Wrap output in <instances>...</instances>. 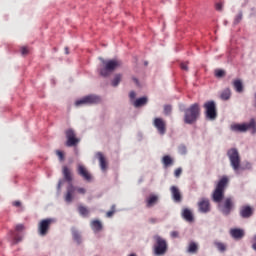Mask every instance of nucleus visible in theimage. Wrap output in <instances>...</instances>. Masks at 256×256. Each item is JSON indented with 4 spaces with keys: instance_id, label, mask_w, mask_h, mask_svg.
<instances>
[{
    "instance_id": "nucleus-20",
    "label": "nucleus",
    "mask_w": 256,
    "mask_h": 256,
    "mask_svg": "<svg viewBox=\"0 0 256 256\" xmlns=\"http://www.w3.org/2000/svg\"><path fill=\"white\" fill-rule=\"evenodd\" d=\"M172 198L176 203H181V192L177 186H172L171 189Z\"/></svg>"
},
{
    "instance_id": "nucleus-25",
    "label": "nucleus",
    "mask_w": 256,
    "mask_h": 256,
    "mask_svg": "<svg viewBox=\"0 0 256 256\" xmlns=\"http://www.w3.org/2000/svg\"><path fill=\"white\" fill-rule=\"evenodd\" d=\"M198 251H199V245H197V243L195 242H190L187 248V252L195 255V253H197Z\"/></svg>"
},
{
    "instance_id": "nucleus-21",
    "label": "nucleus",
    "mask_w": 256,
    "mask_h": 256,
    "mask_svg": "<svg viewBox=\"0 0 256 256\" xmlns=\"http://www.w3.org/2000/svg\"><path fill=\"white\" fill-rule=\"evenodd\" d=\"M90 227L94 231V233H99V231L103 230V224L99 220H92L90 223Z\"/></svg>"
},
{
    "instance_id": "nucleus-39",
    "label": "nucleus",
    "mask_w": 256,
    "mask_h": 256,
    "mask_svg": "<svg viewBox=\"0 0 256 256\" xmlns=\"http://www.w3.org/2000/svg\"><path fill=\"white\" fill-rule=\"evenodd\" d=\"M181 173H183V169L177 168L174 172L175 177H181Z\"/></svg>"
},
{
    "instance_id": "nucleus-40",
    "label": "nucleus",
    "mask_w": 256,
    "mask_h": 256,
    "mask_svg": "<svg viewBox=\"0 0 256 256\" xmlns=\"http://www.w3.org/2000/svg\"><path fill=\"white\" fill-rule=\"evenodd\" d=\"M21 53H22V55H29V48L22 47L21 48Z\"/></svg>"
},
{
    "instance_id": "nucleus-34",
    "label": "nucleus",
    "mask_w": 256,
    "mask_h": 256,
    "mask_svg": "<svg viewBox=\"0 0 256 256\" xmlns=\"http://www.w3.org/2000/svg\"><path fill=\"white\" fill-rule=\"evenodd\" d=\"M56 155L59 158V161H65V154L61 150H56Z\"/></svg>"
},
{
    "instance_id": "nucleus-38",
    "label": "nucleus",
    "mask_w": 256,
    "mask_h": 256,
    "mask_svg": "<svg viewBox=\"0 0 256 256\" xmlns=\"http://www.w3.org/2000/svg\"><path fill=\"white\" fill-rule=\"evenodd\" d=\"M216 77H224L225 76V71L223 70H216L215 71Z\"/></svg>"
},
{
    "instance_id": "nucleus-36",
    "label": "nucleus",
    "mask_w": 256,
    "mask_h": 256,
    "mask_svg": "<svg viewBox=\"0 0 256 256\" xmlns=\"http://www.w3.org/2000/svg\"><path fill=\"white\" fill-rule=\"evenodd\" d=\"M188 65H189V62H182L180 64V68L182 69V71H189Z\"/></svg>"
},
{
    "instance_id": "nucleus-29",
    "label": "nucleus",
    "mask_w": 256,
    "mask_h": 256,
    "mask_svg": "<svg viewBox=\"0 0 256 256\" xmlns=\"http://www.w3.org/2000/svg\"><path fill=\"white\" fill-rule=\"evenodd\" d=\"M162 163L164 167H171V165H173V158H171L169 155H166L163 157Z\"/></svg>"
},
{
    "instance_id": "nucleus-9",
    "label": "nucleus",
    "mask_w": 256,
    "mask_h": 256,
    "mask_svg": "<svg viewBox=\"0 0 256 256\" xmlns=\"http://www.w3.org/2000/svg\"><path fill=\"white\" fill-rule=\"evenodd\" d=\"M204 109L207 119H210L211 121L217 119V104H215V101L211 100L204 103Z\"/></svg>"
},
{
    "instance_id": "nucleus-13",
    "label": "nucleus",
    "mask_w": 256,
    "mask_h": 256,
    "mask_svg": "<svg viewBox=\"0 0 256 256\" xmlns=\"http://www.w3.org/2000/svg\"><path fill=\"white\" fill-rule=\"evenodd\" d=\"M99 101H101V98H99V96L88 95L80 100H77L75 102V105L76 107H80V105H95V103H99Z\"/></svg>"
},
{
    "instance_id": "nucleus-44",
    "label": "nucleus",
    "mask_w": 256,
    "mask_h": 256,
    "mask_svg": "<svg viewBox=\"0 0 256 256\" xmlns=\"http://www.w3.org/2000/svg\"><path fill=\"white\" fill-rule=\"evenodd\" d=\"M223 10V4L218 3L216 4V11H222Z\"/></svg>"
},
{
    "instance_id": "nucleus-35",
    "label": "nucleus",
    "mask_w": 256,
    "mask_h": 256,
    "mask_svg": "<svg viewBox=\"0 0 256 256\" xmlns=\"http://www.w3.org/2000/svg\"><path fill=\"white\" fill-rule=\"evenodd\" d=\"M172 110H173V108L171 107V105H165L164 106V114L165 115H171Z\"/></svg>"
},
{
    "instance_id": "nucleus-3",
    "label": "nucleus",
    "mask_w": 256,
    "mask_h": 256,
    "mask_svg": "<svg viewBox=\"0 0 256 256\" xmlns=\"http://www.w3.org/2000/svg\"><path fill=\"white\" fill-rule=\"evenodd\" d=\"M200 115L201 107L199 106V103H194L184 111V123L193 125V123L199 119Z\"/></svg>"
},
{
    "instance_id": "nucleus-51",
    "label": "nucleus",
    "mask_w": 256,
    "mask_h": 256,
    "mask_svg": "<svg viewBox=\"0 0 256 256\" xmlns=\"http://www.w3.org/2000/svg\"><path fill=\"white\" fill-rule=\"evenodd\" d=\"M65 53H66V55H69V48L68 47L65 48Z\"/></svg>"
},
{
    "instance_id": "nucleus-10",
    "label": "nucleus",
    "mask_w": 256,
    "mask_h": 256,
    "mask_svg": "<svg viewBox=\"0 0 256 256\" xmlns=\"http://www.w3.org/2000/svg\"><path fill=\"white\" fill-rule=\"evenodd\" d=\"M66 135V147H77L79 145V138H77V135L75 134V130L68 129L65 132Z\"/></svg>"
},
{
    "instance_id": "nucleus-27",
    "label": "nucleus",
    "mask_w": 256,
    "mask_h": 256,
    "mask_svg": "<svg viewBox=\"0 0 256 256\" xmlns=\"http://www.w3.org/2000/svg\"><path fill=\"white\" fill-rule=\"evenodd\" d=\"M147 101H149V99L145 96L138 98L134 101V107H143V105H147Z\"/></svg>"
},
{
    "instance_id": "nucleus-26",
    "label": "nucleus",
    "mask_w": 256,
    "mask_h": 256,
    "mask_svg": "<svg viewBox=\"0 0 256 256\" xmlns=\"http://www.w3.org/2000/svg\"><path fill=\"white\" fill-rule=\"evenodd\" d=\"M220 99H222V101H229V99H231V89H224L220 95Z\"/></svg>"
},
{
    "instance_id": "nucleus-7",
    "label": "nucleus",
    "mask_w": 256,
    "mask_h": 256,
    "mask_svg": "<svg viewBox=\"0 0 256 256\" xmlns=\"http://www.w3.org/2000/svg\"><path fill=\"white\" fill-rule=\"evenodd\" d=\"M227 155L230 160V165L234 171H237L241 167V157L239 156V151L236 148L228 150Z\"/></svg>"
},
{
    "instance_id": "nucleus-5",
    "label": "nucleus",
    "mask_w": 256,
    "mask_h": 256,
    "mask_svg": "<svg viewBox=\"0 0 256 256\" xmlns=\"http://www.w3.org/2000/svg\"><path fill=\"white\" fill-rule=\"evenodd\" d=\"M155 244L153 246V253L155 256H163L167 253L168 245L167 240L163 239L161 236H154Z\"/></svg>"
},
{
    "instance_id": "nucleus-49",
    "label": "nucleus",
    "mask_w": 256,
    "mask_h": 256,
    "mask_svg": "<svg viewBox=\"0 0 256 256\" xmlns=\"http://www.w3.org/2000/svg\"><path fill=\"white\" fill-rule=\"evenodd\" d=\"M61 185H63V181L60 180L57 186L58 191H61Z\"/></svg>"
},
{
    "instance_id": "nucleus-32",
    "label": "nucleus",
    "mask_w": 256,
    "mask_h": 256,
    "mask_svg": "<svg viewBox=\"0 0 256 256\" xmlns=\"http://www.w3.org/2000/svg\"><path fill=\"white\" fill-rule=\"evenodd\" d=\"M78 211L83 217H87L89 215V210L85 206H79Z\"/></svg>"
},
{
    "instance_id": "nucleus-18",
    "label": "nucleus",
    "mask_w": 256,
    "mask_h": 256,
    "mask_svg": "<svg viewBox=\"0 0 256 256\" xmlns=\"http://www.w3.org/2000/svg\"><path fill=\"white\" fill-rule=\"evenodd\" d=\"M62 174L63 178L67 181V183H70V185H72L71 183L73 181V173L71 172V169H69V167L67 166H63Z\"/></svg>"
},
{
    "instance_id": "nucleus-46",
    "label": "nucleus",
    "mask_w": 256,
    "mask_h": 256,
    "mask_svg": "<svg viewBox=\"0 0 256 256\" xmlns=\"http://www.w3.org/2000/svg\"><path fill=\"white\" fill-rule=\"evenodd\" d=\"M171 237H173V238L179 237V232H177V231L171 232Z\"/></svg>"
},
{
    "instance_id": "nucleus-12",
    "label": "nucleus",
    "mask_w": 256,
    "mask_h": 256,
    "mask_svg": "<svg viewBox=\"0 0 256 256\" xmlns=\"http://www.w3.org/2000/svg\"><path fill=\"white\" fill-rule=\"evenodd\" d=\"M77 174L84 179V181H87V183H91L93 181V175L91 172H89V169L83 164L77 165Z\"/></svg>"
},
{
    "instance_id": "nucleus-23",
    "label": "nucleus",
    "mask_w": 256,
    "mask_h": 256,
    "mask_svg": "<svg viewBox=\"0 0 256 256\" xmlns=\"http://www.w3.org/2000/svg\"><path fill=\"white\" fill-rule=\"evenodd\" d=\"M96 157H98V159H99L100 168L102 169V171H106L107 170V160H105V156L103 155V153L98 152L96 154Z\"/></svg>"
},
{
    "instance_id": "nucleus-30",
    "label": "nucleus",
    "mask_w": 256,
    "mask_h": 256,
    "mask_svg": "<svg viewBox=\"0 0 256 256\" xmlns=\"http://www.w3.org/2000/svg\"><path fill=\"white\" fill-rule=\"evenodd\" d=\"M122 79H123L122 74H115V76L112 80V87H117L121 83Z\"/></svg>"
},
{
    "instance_id": "nucleus-4",
    "label": "nucleus",
    "mask_w": 256,
    "mask_h": 256,
    "mask_svg": "<svg viewBox=\"0 0 256 256\" xmlns=\"http://www.w3.org/2000/svg\"><path fill=\"white\" fill-rule=\"evenodd\" d=\"M231 131L236 133H245L246 131H251L252 135L256 133V122L255 119H251L249 123L244 124H232L230 126Z\"/></svg>"
},
{
    "instance_id": "nucleus-8",
    "label": "nucleus",
    "mask_w": 256,
    "mask_h": 256,
    "mask_svg": "<svg viewBox=\"0 0 256 256\" xmlns=\"http://www.w3.org/2000/svg\"><path fill=\"white\" fill-rule=\"evenodd\" d=\"M55 223L54 218H46L42 219L38 223V233L41 237H45L49 233V229H51V225Z\"/></svg>"
},
{
    "instance_id": "nucleus-48",
    "label": "nucleus",
    "mask_w": 256,
    "mask_h": 256,
    "mask_svg": "<svg viewBox=\"0 0 256 256\" xmlns=\"http://www.w3.org/2000/svg\"><path fill=\"white\" fill-rule=\"evenodd\" d=\"M149 223H152V224L157 223V218H150Z\"/></svg>"
},
{
    "instance_id": "nucleus-16",
    "label": "nucleus",
    "mask_w": 256,
    "mask_h": 256,
    "mask_svg": "<svg viewBox=\"0 0 256 256\" xmlns=\"http://www.w3.org/2000/svg\"><path fill=\"white\" fill-rule=\"evenodd\" d=\"M198 209L200 213H209L211 211V203L209 202V199L202 198L198 202Z\"/></svg>"
},
{
    "instance_id": "nucleus-31",
    "label": "nucleus",
    "mask_w": 256,
    "mask_h": 256,
    "mask_svg": "<svg viewBox=\"0 0 256 256\" xmlns=\"http://www.w3.org/2000/svg\"><path fill=\"white\" fill-rule=\"evenodd\" d=\"M215 247H217L218 251H221V253L227 251V246L222 242H215Z\"/></svg>"
},
{
    "instance_id": "nucleus-17",
    "label": "nucleus",
    "mask_w": 256,
    "mask_h": 256,
    "mask_svg": "<svg viewBox=\"0 0 256 256\" xmlns=\"http://www.w3.org/2000/svg\"><path fill=\"white\" fill-rule=\"evenodd\" d=\"M253 216V209L251 208V206H242L240 208V217H242V219H249V217Z\"/></svg>"
},
{
    "instance_id": "nucleus-28",
    "label": "nucleus",
    "mask_w": 256,
    "mask_h": 256,
    "mask_svg": "<svg viewBox=\"0 0 256 256\" xmlns=\"http://www.w3.org/2000/svg\"><path fill=\"white\" fill-rule=\"evenodd\" d=\"M233 87L236 89L237 93L243 92V82L239 79L233 81Z\"/></svg>"
},
{
    "instance_id": "nucleus-11",
    "label": "nucleus",
    "mask_w": 256,
    "mask_h": 256,
    "mask_svg": "<svg viewBox=\"0 0 256 256\" xmlns=\"http://www.w3.org/2000/svg\"><path fill=\"white\" fill-rule=\"evenodd\" d=\"M23 229H25V226H23V224H18L15 227V231H10L9 236L10 239H12L13 245H17V243H21V241H23V236L19 234V232L23 231Z\"/></svg>"
},
{
    "instance_id": "nucleus-50",
    "label": "nucleus",
    "mask_w": 256,
    "mask_h": 256,
    "mask_svg": "<svg viewBox=\"0 0 256 256\" xmlns=\"http://www.w3.org/2000/svg\"><path fill=\"white\" fill-rule=\"evenodd\" d=\"M133 81H135L136 85H139V80L137 78H133Z\"/></svg>"
},
{
    "instance_id": "nucleus-6",
    "label": "nucleus",
    "mask_w": 256,
    "mask_h": 256,
    "mask_svg": "<svg viewBox=\"0 0 256 256\" xmlns=\"http://www.w3.org/2000/svg\"><path fill=\"white\" fill-rule=\"evenodd\" d=\"M75 191L80 195H85L87 190L83 187H75L73 184H69L66 189V193L64 194V201L66 203H72L75 197Z\"/></svg>"
},
{
    "instance_id": "nucleus-15",
    "label": "nucleus",
    "mask_w": 256,
    "mask_h": 256,
    "mask_svg": "<svg viewBox=\"0 0 256 256\" xmlns=\"http://www.w3.org/2000/svg\"><path fill=\"white\" fill-rule=\"evenodd\" d=\"M153 125L160 135H165L167 133V123L163 118H155Z\"/></svg>"
},
{
    "instance_id": "nucleus-47",
    "label": "nucleus",
    "mask_w": 256,
    "mask_h": 256,
    "mask_svg": "<svg viewBox=\"0 0 256 256\" xmlns=\"http://www.w3.org/2000/svg\"><path fill=\"white\" fill-rule=\"evenodd\" d=\"M21 205V201H14L13 206L14 207H19Z\"/></svg>"
},
{
    "instance_id": "nucleus-24",
    "label": "nucleus",
    "mask_w": 256,
    "mask_h": 256,
    "mask_svg": "<svg viewBox=\"0 0 256 256\" xmlns=\"http://www.w3.org/2000/svg\"><path fill=\"white\" fill-rule=\"evenodd\" d=\"M182 216L186 221H188V223H191L193 221V213L187 208L183 210Z\"/></svg>"
},
{
    "instance_id": "nucleus-22",
    "label": "nucleus",
    "mask_w": 256,
    "mask_h": 256,
    "mask_svg": "<svg viewBox=\"0 0 256 256\" xmlns=\"http://www.w3.org/2000/svg\"><path fill=\"white\" fill-rule=\"evenodd\" d=\"M230 234L234 239H243L245 232L239 228L231 229Z\"/></svg>"
},
{
    "instance_id": "nucleus-33",
    "label": "nucleus",
    "mask_w": 256,
    "mask_h": 256,
    "mask_svg": "<svg viewBox=\"0 0 256 256\" xmlns=\"http://www.w3.org/2000/svg\"><path fill=\"white\" fill-rule=\"evenodd\" d=\"M72 235L73 239L76 240L77 243H81V234H79L77 231H73Z\"/></svg>"
},
{
    "instance_id": "nucleus-37",
    "label": "nucleus",
    "mask_w": 256,
    "mask_h": 256,
    "mask_svg": "<svg viewBox=\"0 0 256 256\" xmlns=\"http://www.w3.org/2000/svg\"><path fill=\"white\" fill-rule=\"evenodd\" d=\"M115 215V205H112L111 210L106 213V217H113Z\"/></svg>"
},
{
    "instance_id": "nucleus-19",
    "label": "nucleus",
    "mask_w": 256,
    "mask_h": 256,
    "mask_svg": "<svg viewBox=\"0 0 256 256\" xmlns=\"http://www.w3.org/2000/svg\"><path fill=\"white\" fill-rule=\"evenodd\" d=\"M159 203V196L155 194H151L148 198H146V207L148 209H151V207H154V205H157Z\"/></svg>"
},
{
    "instance_id": "nucleus-43",
    "label": "nucleus",
    "mask_w": 256,
    "mask_h": 256,
    "mask_svg": "<svg viewBox=\"0 0 256 256\" xmlns=\"http://www.w3.org/2000/svg\"><path fill=\"white\" fill-rule=\"evenodd\" d=\"M252 249H254V251H256V235L252 239Z\"/></svg>"
},
{
    "instance_id": "nucleus-42",
    "label": "nucleus",
    "mask_w": 256,
    "mask_h": 256,
    "mask_svg": "<svg viewBox=\"0 0 256 256\" xmlns=\"http://www.w3.org/2000/svg\"><path fill=\"white\" fill-rule=\"evenodd\" d=\"M179 151L182 153V155H185V153H187V148L185 146H180Z\"/></svg>"
},
{
    "instance_id": "nucleus-1",
    "label": "nucleus",
    "mask_w": 256,
    "mask_h": 256,
    "mask_svg": "<svg viewBox=\"0 0 256 256\" xmlns=\"http://www.w3.org/2000/svg\"><path fill=\"white\" fill-rule=\"evenodd\" d=\"M229 185V178L227 176H223L218 183L216 184V188L212 194V201L214 203H221L223 201V197H225V189Z\"/></svg>"
},
{
    "instance_id": "nucleus-2",
    "label": "nucleus",
    "mask_w": 256,
    "mask_h": 256,
    "mask_svg": "<svg viewBox=\"0 0 256 256\" xmlns=\"http://www.w3.org/2000/svg\"><path fill=\"white\" fill-rule=\"evenodd\" d=\"M102 68L100 69V75L102 77H109L115 69H119L123 65V62L119 59L105 60L101 59Z\"/></svg>"
},
{
    "instance_id": "nucleus-41",
    "label": "nucleus",
    "mask_w": 256,
    "mask_h": 256,
    "mask_svg": "<svg viewBox=\"0 0 256 256\" xmlns=\"http://www.w3.org/2000/svg\"><path fill=\"white\" fill-rule=\"evenodd\" d=\"M241 19H243V14H238V15L236 16L235 23H236V24H237V23H240V22H241Z\"/></svg>"
},
{
    "instance_id": "nucleus-14",
    "label": "nucleus",
    "mask_w": 256,
    "mask_h": 256,
    "mask_svg": "<svg viewBox=\"0 0 256 256\" xmlns=\"http://www.w3.org/2000/svg\"><path fill=\"white\" fill-rule=\"evenodd\" d=\"M233 207H235V202H233V198L229 197L224 200V202L219 205V209L223 215H230L231 211H233Z\"/></svg>"
},
{
    "instance_id": "nucleus-45",
    "label": "nucleus",
    "mask_w": 256,
    "mask_h": 256,
    "mask_svg": "<svg viewBox=\"0 0 256 256\" xmlns=\"http://www.w3.org/2000/svg\"><path fill=\"white\" fill-rule=\"evenodd\" d=\"M136 96L137 94L135 93V91H131L129 94L130 99H135Z\"/></svg>"
}]
</instances>
